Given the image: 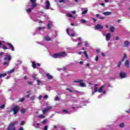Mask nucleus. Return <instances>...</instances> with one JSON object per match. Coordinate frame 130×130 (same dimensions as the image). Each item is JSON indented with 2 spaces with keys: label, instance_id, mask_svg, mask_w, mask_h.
Listing matches in <instances>:
<instances>
[{
  "label": "nucleus",
  "instance_id": "obj_1",
  "mask_svg": "<svg viewBox=\"0 0 130 130\" xmlns=\"http://www.w3.org/2000/svg\"><path fill=\"white\" fill-rule=\"evenodd\" d=\"M17 124H18V121L11 122L6 130H16V128L14 126L17 125Z\"/></svg>",
  "mask_w": 130,
  "mask_h": 130
},
{
  "label": "nucleus",
  "instance_id": "obj_2",
  "mask_svg": "<svg viewBox=\"0 0 130 130\" xmlns=\"http://www.w3.org/2000/svg\"><path fill=\"white\" fill-rule=\"evenodd\" d=\"M4 59L5 60V61H6L4 63V66H6V64L9 66V62H10V60L12 59V56L10 55H7L5 56Z\"/></svg>",
  "mask_w": 130,
  "mask_h": 130
},
{
  "label": "nucleus",
  "instance_id": "obj_3",
  "mask_svg": "<svg viewBox=\"0 0 130 130\" xmlns=\"http://www.w3.org/2000/svg\"><path fill=\"white\" fill-rule=\"evenodd\" d=\"M19 109H20V107L18 106H15L13 108L11 109V110L9 111V112L10 113V112L13 111L14 114L16 115L19 112Z\"/></svg>",
  "mask_w": 130,
  "mask_h": 130
},
{
  "label": "nucleus",
  "instance_id": "obj_4",
  "mask_svg": "<svg viewBox=\"0 0 130 130\" xmlns=\"http://www.w3.org/2000/svg\"><path fill=\"white\" fill-rule=\"evenodd\" d=\"M74 83H79L80 85V87H86V84L83 83L84 80L81 79H77L76 80H74Z\"/></svg>",
  "mask_w": 130,
  "mask_h": 130
},
{
  "label": "nucleus",
  "instance_id": "obj_5",
  "mask_svg": "<svg viewBox=\"0 0 130 130\" xmlns=\"http://www.w3.org/2000/svg\"><path fill=\"white\" fill-rule=\"evenodd\" d=\"M119 76L121 79H124V78L126 77V74L123 71H121L119 73Z\"/></svg>",
  "mask_w": 130,
  "mask_h": 130
},
{
  "label": "nucleus",
  "instance_id": "obj_6",
  "mask_svg": "<svg viewBox=\"0 0 130 130\" xmlns=\"http://www.w3.org/2000/svg\"><path fill=\"white\" fill-rule=\"evenodd\" d=\"M82 11V15H86V14L88 13V8H82L81 9Z\"/></svg>",
  "mask_w": 130,
  "mask_h": 130
},
{
  "label": "nucleus",
  "instance_id": "obj_7",
  "mask_svg": "<svg viewBox=\"0 0 130 130\" xmlns=\"http://www.w3.org/2000/svg\"><path fill=\"white\" fill-rule=\"evenodd\" d=\"M58 53H59V58H60V57H64L67 56V55H68L67 53H66L65 52H59Z\"/></svg>",
  "mask_w": 130,
  "mask_h": 130
},
{
  "label": "nucleus",
  "instance_id": "obj_8",
  "mask_svg": "<svg viewBox=\"0 0 130 130\" xmlns=\"http://www.w3.org/2000/svg\"><path fill=\"white\" fill-rule=\"evenodd\" d=\"M105 87V85H102L100 89L98 90V92L99 93H103V94H106V92L105 91H103V88Z\"/></svg>",
  "mask_w": 130,
  "mask_h": 130
},
{
  "label": "nucleus",
  "instance_id": "obj_9",
  "mask_svg": "<svg viewBox=\"0 0 130 130\" xmlns=\"http://www.w3.org/2000/svg\"><path fill=\"white\" fill-rule=\"evenodd\" d=\"M101 29H103V26L100 24H97L94 27V30H100Z\"/></svg>",
  "mask_w": 130,
  "mask_h": 130
},
{
  "label": "nucleus",
  "instance_id": "obj_10",
  "mask_svg": "<svg viewBox=\"0 0 130 130\" xmlns=\"http://www.w3.org/2000/svg\"><path fill=\"white\" fill-rule=\"evenodd\" d=\"M110 38H111V34H110V33L107 34L106 35V41H109L110 40Z\"/></svg>",
  "mask_w": 130,
  "mask_h": 130
},
{
  "label": "nucleus",
  "instance_id": "obj_11",
  "mask_svg": "<svg viewBox=\"0 0 130 130\" xmlns=\"http://www.w3.org/2000/svg\"><path fill=\"white\" fill-rule=\"evenodd\" d=\"M31 3H32L31 9H34L36 7V0H30Z\"/></svg>",
  "mask_w": 130,
  "mask_h": 130
},
{
  "label": "nucleus",
  "instance_id": "obj_12",
  "mask_svg": "<svg viewBox=\"0 0 130 130\" xmlns=\"http://www.w3.org/2000/svg\"><path fill=\"white\" fill-rule=\"evenodd\" d=\"M124 66L126 69H128L129 68V60L128 59L126 60L124 63Z\"/></svg>",
  "mask_w": 130,
  "mask_h": 130
},
{
  "label": "nucleus",
  "instance_id": "obj_13",
  "mask_svg": "<svg viewBox=\"0 0 130 130\" xmlns=\"http://www.w3.org/2000/svg\"><path fill=\"white\" fill-rule=\"evenodd\" d=\"M67 33L69 36H71V37H75V36H76V32H74L72 34H70V32L69 31V28L67 29Z\"/></svg>",
  "mask_w": 130,
  "mask_h": 130
},
{
  "label": "nucleus",
  "instance_id": "obj_14",
  "mask_svg": "<svg viewBox=\"0 0 130 130\" xmlns=\"http://www.w3.org/2000/svg\"><path fill=\"white\" fill-rule=\"evenodd\" d=\"M52 57H53L54 58H59V53H56L54 54L53 55H52Z\"/></svg>",
  "mask_w": 130,
  "mask_h": 130
},
{
  "label": "nucleus",
  "instance_id": "obj_15",
  "mask_svg": "<svg viewBox=\"0 0 130 130\" xmlns=\"http://www.w3.org/2000/svg\"><path fill=\"white\" fill-rule=\"evenodd\" d=\"M7 45H8V46H9L10 49H11V50L12 51H14L15 50L14 49V46H13V45H12V44H11L10 43H7Z\"/></svg>",
  "mask_w": 130,
  "mask_h": 130
},
{
  "label": "nucleus",
  "instance_id": "obj_16",
  "mask_svg": "<svg viewBox=\"0 0 130 130\" xmlns=\"http://www.w3.org/2000/svg\"><path fill=\"white\" fill-rule=\"evenodd\" d=\"M48 110H49V108H46L45 109H44V110H42L43 113V114H46V112H47V111H48Z\"/></svg>",
  "mask_w": 130,
  "mask_h": 130
},
{
  "label": "nucleus",
  "instance_id": "obj_17",
  "mask_svg": "<svg viewBox=\"0 0 130 130\" xmlns=\"http://www.w3.org/2000/svg\"><path fill=\"white\" fill-rule=\"evenodd\" d=\"M129 42L126 41L124 42V45L125 47H127V46H128L129 45Z\"/></svg>",
  "mask_w": 130,
  "mask_h": 130
},
{
  "label": "nucleus",
  "instance_id": "obj_18",
  "mask_svg": "<svg viewBox=\"0 0 130 130\" xmlns=\"http://www.w3.org/2000/svg\"><path fill=\"white\" fill-rule=\"evenodd\" d=\"M111 12H105L103 13V14L105 15V16H109V15H111Z\"/></svg>",
  "mask_w": 130,
  "mask_h": 130
},
{
  "label": "nucleus",
  "instance_id": "obj_19",
  "mask_svg": "<svg viewBox=\"0 0 130 130\" xmlns=\"http://www.w3.org/2000/svg\"><path fill=\"white\" fill-rule=\"evenodd\" d=\"M80 22L82 23V24H86V23H87V20L85 19H81Z\"/></svg>",
  "mask_w": 130,
  "mask_h": 130
},
{
  "label": "nucleus",
  "instance_id": "obj_20",
  "mask_svg": "<svg viewBox=\"0 0 130 130\" xmlns=\"http://www.w3.org/2000/svg\"><path fill=\"white\" fill-rule=\"evenodd\" d=\"M62 111L64 113V114H69L70 113L67 110H62Z\"/></svg>",
  "mask_w": 130,
  "mask_h": 130
},
{
  "label": "nucleus",
  "instance_id": "obj_21",
  "mask_svg": "<svg viewBox=\"0 0 130 130\" xmlns=\"http://www.w3.org/2000/svg\"><path fill=\"white\" fill-rule=\"evenodd\" d=\"M45 9L46 10H48V9H49V1H47V5L45 7Z\"/></svg>",
  "mask_w": 130,
  "mask_h": 130
},
{
  "label": "nucleus",
  "instance_id": "obj_22",
  "mask_svg": "<svg viewBox=\"0 0 130 130\" xmlns=\"http://www.w3.org/2000/svg\"><path fill=\"white\" fill-rule=\"evenodd\" d=\"M39 118H45V116L43 114H41L38 116Z\"/></svg>",
  "mask_w": 130,
  "mask_h": 130
},
{
  "label": "nucleus",
  "instance_id": "obj_23",
  "mask_svg": "<svg viewBox=\"0 0 130 130\" xmlns=\"http://www.w3.org/2000/svg\"><path fill=\"white\" fill-rule=\"evenodd\" d=\"M58 127V126H56V125H53V128L51 129V130H57Z\"/></svg>",
  "mask_w": 130,
  "mask_h": 130
},
{
  "label": "nucleus",
  "instance_id": "obj_24",
  "mask_svg": "<svg viewBox=\"0 0 130 130\" xmlns=\"http://www.w3.org/2000/svg\"><path fill=\"white\" fill-rule=\"evenodd\" d=\"M44 29H45V27H38L39 31H41V30L43 31V30H44Z\"/></svg>",
  "mask_w": 130,
  "mask_h": 130
},
{
  "label": "nucleus",
  "instance_id": "obj_25",
  "mask_svg": "<svg viewBox=\"0 0 130 130\" xmlns=\"http://www.w3.org/2000/svg\"><path fill=\"white\" fill-rule=\"evenodd\" d=\"M67 16H68V17H69V18H74V19H75V17H73V15L71 14V13L67 14Z\"/></svg>",
  "mask_w": 130,
  "mask_h": 130
},
{
  "label": "nucleus",
  "instance_id": "obj_26",
  "mask_svg": "<svg viewBox=\"0 0 130 130\" xmlns=\"http://www.w3.org/2000/svg\"><path fill=\"white\" fill-rule=\"evenodd\" d=\"M6 76H7V74L6 73L0 74V79H1V78H3L4 77H6Z\"/></svg>",
  "mask_w": 130,
  "mask_h": 130
},
{
  "label": "nucleus",
  "instance_id": "obj_27",
  "mask_svg": "<svg viewBox=\"0 0 130 130\" xmlns=\"http://www.w3.org/2000/svg\"><path fill=\"white\" fill-rule=\"evenodd\" d=\"M42 76H46L48 79H49V74L46 73H42Z\"/></svg>",
  "mask_w": 130,
  "mask_h": 130
},
{
  "label": "nucleus",
  "instance_id": "obj_28",
  "mask_svg": "<svg viewBox=\"0 0 130 130\" xmlns=\"http://www.w3.org/2000/svg\"><path fill=\"white\" fill-rule=\"evenodd\" d=\"M110 30L111 32H114V27H113V26H111L110 28Z\"/></svg>",
  "mask_w": 130,
  "mask_h": 130
},
{
  "label": "nucleus",
  "instance_id": "obj_29",
  "mask_svg": "<svg viewBox=\"0 0 130 130\" xmlns=\"http://www.w3.org/2000/svg\"><path fill=\"white\" fill-rule=\"evenodd\" d=\"M44 39L46 41H49V37L48 36H46L44 37Z\"/></svg>",
  "mask_w": 130,
  "mask_h": 130
},
{
  "label": "nucleus",
  "instance_id": "obj_30",
  "mask_svg": "<svg viewBox=\"0 0 130 130\" xmlns=\"http://www.w3.org/2000/svg\"><path fill=\"white\" fill-rule=\"evenodd\" d=\"M15 72V69H12L7 72L8 74H12V73H14Z\"/></svg>",
  "mask_w": 130,
  "mask_h": 130
},
{
  "label": "nucleus",
  "instance_id": "obj_31",
  "mask_svg": "<svg viewBox=\"0 0 130 130\" xmlns=\"http://www.w3.org/2000/svg\"><path fill=\"white\" fill-rule=\"evenodd\" d=\"M83 53L85 54L86 58H89V55H88V54H87V52L84 51Z\"/></svg>",
  "mask_w": 130,
  "mask_h": 130
},
{
  "label": "nucleus",
  "instance_id": "obj_32",
  "mask_svg": "<svg viewBox=\"0 0 130 130\" xmlns=\"http://www.w3.org/2000/svg\"><path fill=\"white\" fill-rule=\"evenodd\" d=\"M32 66L34 69H36V63H35L34 62H32Z\"/></svg>",
  "mask_w": 130,
  "mask_h": 130
},
{
  "label": "nucleus",
  "instance_id": "obj_33",
  "mask_svg": "<svg viewBox=\"0 0 130 130\" xmlns=\"http://www.w3.org/2000/svg\"><path fill=\"white\" fill-rule=\"evenodd\" d=\"M41 84H42V81L41 80H37V84L38 85H41Z\"/></svg>",
  "mask_w": 130,
  "mask_h": 130
},
{
  "label": "nucleus",
  "instance_id": "obj_34",
  "mask_svg": "<svg viewBox=\"0 0 130 130\" xmlns=\"http://www.w3.org/2000/svg\"><path fill=\"white\" fill-rule=\"evenodd\" d=\"M51 27H53V25L52 24V22L51 21H49V28H51Z\"/></svg>",
  "mask_w": 130,
  "mask_h": 130
},
{
  "label": "nucleus",
  "instance_id": "obj_35",
  "mask_svg": "<svg viewBox=\"0 0 130 130\" xmlns=\"http://www.w3.org/2000/svg\"><path fill=\"white\" fill-rule=\"evenodd\" d=\"M126 57H127L126 54H124L123 58L122 59V61H123V60H124V59H126Z\"/></svg>",
  "mask_w": 130,
  "mask_h": 130
},
{
  "label": "nucleus",
  "instance_id": "obj_36",
  "mask_svg": "<svg viewBox=\"0 0 130 130\" xmlns=\"http://www.w3.org/2000/svg\"><path fill=\"white\" fill-rule=\"evenodd\" d=\"M46 122H47V119H45L42 122V123H43V124H45Z\"/></svg>",
  "mask_w": 130,
  "mask_h": 130
},
{
  "label": "nucleus",
  "instance_id": "obj_37",
  "mask_svg": "<svg viewBox=\"0 0 130 130\" xmlns=\"http://www.w3.org/2000/svg\"><path fill=\"white\" fill-rule=\"evenodd\" d=\"M120 127H124V124L123 123H121L120 125H119Z\"/></svg>",
  "mask_w": 130,
  "mask_h": 130
},
{
  "label": "nucleus",
  "instance_id": "obj_38",
  "mask_svg": "<svg viewBox=\"0 0 130 130\" xmlns=\"http://www.w3.org/2000/svg\"><path fill=\"white\" fill-rule=\"evenodd\" d=\"M66 90H67V91H69V92H70V93H73V90H72L70 88H66Z\"/></svg>",
  "mask_w": 130,
  "mask_h": 130
},
{
  "label": "nucleus",
  "instance_id": "obj_39",
  "mask_svg": "<svg viewBox=\"0 0 130 130\" xmlns=\"http://www.w3.org/2000/svg\"><path fill=\"white\" fill-rule=\"evenodd\" d=\"M26 112V109H22L21 110V113H24V112Z\"/></svg>",
  "mask_w": 130,
  "mask_h": 130
},
{
  "label": "nucleus",
  "instance_id": "obj_40",
  "mask_svg": "<svg viewBox=\"0 0 130 130\" xmlns=\"http://www.w3.org/2000/svg\"><path fill=\"white\" fill-rule=\"evenodd\" d=\"M43 98L45 100H46V99H47V98H48V95H45L43 96Z\"/></svg>",
  "mask_w": 130,
  "mask_h": 130
},
{
  "label": "nucleus",
  "instance_id": "obj_41",
  "mask_svg": "<svg viewBox=\"0 0 130 130\" xmlns=\"http://www.w3.org/2000/svg\"><path fill=\"white\" fill-rule=\"evenodd\" d=\"M66 2H67V0H60L59 1V3H66Z\"/></svg>",
  "mask_w": 130,
  "mask_h": 130
},
{
  "label": "nucleus",
  "instance_id": "obj_42",
  "mask_svg": "<svg viewBox=\"0 0 130 130\" xmlns=\"http://www.w3.org/2000/svg\"><path fill=\"white\" fill-rule=\"evenodd\" d=\"M55 101H59V98H58V96H56L55 98Z\"/></svg>",
  "mask_w": 130,
  "mask_h": 130
},
{
  "label": "nucleus",
  "instance_id": "obj_43",
  "mask_svg": "<svg viewBox=\"0 0 130 130\" xmlns=\"http://www.w3.org/2000/svg\"><path fill=\"white\" fill-rule=\"evenodd\" d=\"M36 77H37V76L34 74H33L32 75V77L33 78V79H34V80H36V79H37Z\"/></svg>",
  "mask_w": 130,
  "mask_h": 130
},
{
  "label": "nucleus",
  "instance_id": "obj_44",
  "mask_svg": "<svg viewBox=\"0 0 130 130\" xmlns=\"http://www.w3.org/2000/svg\"><path fill=\"white\" fill-rule=\"evenodd\" d=\"M35 98H36V97L35 96H31L30 98V100H35Z\"/></svg>",
  "mask_w": 130,
  "mask_h": 130
},
{
  "label": "nucleus",
  "instance_id": "obj_45",
  "mask_svg": "<svg viewBox=\"0 0 130 130\" xmlns=\"http://www.w3.org/2000/svg\"><path fill=\"white\" fill-rule=\"evenodd\" d=\"M26 11L27 12V13H30L31 8H28L27 10H26Z\"/></svg>",
  "mask_w": 130,
  "mask_h": 130
},
{
  "label": "nucleus",
  "instance_id": "obj_46",
  "mask_svg": "<svg viewBox=\"0 0 130 130\" xmlns=\"http://www.w3.org/2000/svg\"><path fill=\"white\" fill-rule=\"evenodd\" d=\"M48 128V126H45L44 127L43 130H47Z\"/></svg>",
  "mask_w": 130,
  "mask_h": 130
},
{
  "label": "nucleus",
  "instance_id": "obj_47",
  "mask_svg": "<svg viewBox=\"0 0 130 130\" xmlns=\"http://www.w3.org/2000/svg\"><path fill=\"white\" fill-rule=\"evenodd\" d=\"M98 87H95L94 88V92H98Z\"/></svg>",
  "mask_w": 130,
  "mask_h": 130
},
{
  "label": "nucleus",
  "instance_id": "obj_48",
  "mask_svg": "<svg viewBox=\"0 0 130 130\" xmlns=\"http://www.w3.org/2000/svg\"><path fill=\"white\" fill-rule=\"evenodd\" d=\"M84 43H85V46H88V42L85 41V42H84Z\"/></svg>",
  "mask_w": 130,
  "mask_h": 130
},
{
  "label": "nucleus",
  "instance_id": "obj_49",
  "mask_svg": "<svg viewBox=\"0 0 130 130\" xmlns=\"http://www.w3.org/2000/svg\"><path fill=\"white\" fill-rule=\"evenodd\" d=\"M121 66V61H120L118 64V67L120 68V66Z\"/></svg>",
  "mask_w": 130,
  "mask_h": 130
},
{
  "label": "nucleus",
  "instance_id": "obj_50",
  "mask_svg": "<svg viewBox=\"0 0 130 130\" xmlns=\"http://www.w3.org/2000/svg\"><path fill=\"white\" fill-rule=\"evenodd\" d=\"M24 123H25V121H22L21 123H20V125H24Z\"/></svg>",
  "mask_w": 130,
  "mask_h": 130
},
{
  "label": "nucleus",
  "instance_id": "obj_51",
  "mask_svg": "<svg viewBox=\"0 0 130 130\" xmlns=\"http://www.w3.org/2000/svg\"><path fill=\"white\" fill-rule=\"evenodd\" d=\"M99 58V57H98V56H96V57H95V60L96 61H98Z\"/></svg>",
  "mask_w": 130,
  "mask_h": 130
},
{
  "label": "nucleus",
  "instance_id": "obj_52",
  "mask_svg": "<svg viewBox=\"0 0 130 130\" xmlns=\"http://www.w3.org/2000/svg\"><path fill=\"white\" fill-rule=\"evenodd\" d=\"M100 20H104L105 19V17L102 16V17H100Z\"/></svg>",
  "mask_w": 130,
  "mask_h": 130
},
{
  "label": "nucleus",
  "instance_id": "obj_53",
  "mask_svg": "<svg viewBox=\"0 0 130 130\" xmlns=\"http://www.w3.org/2000/svg\"><path fill=\"white\" fill-rule=\"evenodd\" d=\"M3 49H8V48L7 47H6V46L4 45L3 46Z\"/></svg>",
  "mask_w": 130,
  "mask_h": 130
},
{
  "label": "nucleus",
  "instance_id": "obj_54",
  "mask_svg": "<svg viewBox=\"0 0 130 130\" xmlns=\"http://www.w3.org/2000/svg\"><path fill=\"white\" fill-rule=\"evenodd\" d=\"M42 95H40L39 97H38V99H39V100H41V99H42Z\"/></svg>",
  "mask_w": 130,
  "mask_h": 130
},
{
  "label": "nucleus",
  "instance_id": "obj_55",
  "mask_svg": "<svg viewBox=\"0 0 130 130\" xmlns=\"http://www.w3.org/2000/svg\"><path fill=\"white\" fill-rule=\"evenodd\" d=\"M115 40H119V37H118V36L116 37Z\"/></svg>",
  "mask_w": 130,
  "mask_h": 130
},
{
  "label": "nucleus",
  "instance_id": "obj_56",
  "mask_svg": "<svg viewBox=\"0 0 130 130\" xmlns=\"http://www.w3.org/2000/svg\"><path fill=\"white\" fill-rule=\"evenodd\" d=\"M0 108H5V105H1Z\"/></svg>",
  "mask_w": 130,
  "mask_h": 130
},
{
  "label": "nucleus",
  "instance_id": "obj_57",
  "mask_svg": "<svg viewBox=\"0 0 130 130\" xmlns=\"http://www.w3.org/2000/svg\"><path fill=\"white\" fill-rule=\"evenodd\" d=\"M75 92H76V93H79V94H82V92H81L79 91L76 90Z\"/></svg>",
  "mask_w": 130,
  "mask_h": 130
},
{
  "label": "nucleus",
  "instance_id": "obj_58",
  "mask_svg": "<svg viewBox=\"0 0 130 130\" xmlns=\"http://www.w3.org/2000/svg\"><path fill=\"white\" fill-rule=\"evenodd\" d=\"M62 71H63L64 72V71H67V68H63L62 69Z\"/></svg>",
  "mask_w": 130,
  "mask_h": 130
},
{
  "label": "nucleus",
  "instance_id": "obj_59",
  "mask_svg": "<svg viewBox=\"0 0 130 130\" xmlns=\"http://www.w3.org/2000/svg\"><path fill=\"white\" fill-rule=\"evenodd\" d=\"M27 84H28L29 85H32V82H27Z\"/></svg>",
  "mask_w": 130,
  "mask_h": 130
},
{
  "label": "nucleus",
  "instance_id": "obj_60",
  "mask_svg": "<svg viewBox=\"0 0 130 130\" xmlns=\"http://www.w3.org/2000/svg\"><path fill=\"white\" fill-rule=\"evenodd\" d=\"M92 19L93 20L94 23H95V22H96V21H97V19H96L95 18H92Z\"/></svg>",
  "mask_w": 130,
  "mask_h": 130
},
{
  "label": "nucleus",
  "instance_id": "obj_61",
  "mask_svg": "<svg viewBox=\"0 0 130 130\" xmlns=\"http://www.w3.org/2000/svg\"><path fill=\"white\" fill-rule=\"evenodd\" d=\"M18 130H24V129H23V127L21 126Z\"/></svg>",
  "mask_w": 130,
  "mask_h": 130
},
{
  "label": "nucleus",
  "instance_id": "obj_62",
  "mask_svg": "<svg viewBox=\"0 0 130 130\" xmlns=\"http://www.w3.org/2000/svg\"><path fill=\"white\" fill-rule=\"evenodd\" d=\"M72 14H76V11L74 10L72 12Z\"/></svg>",
  "mask_w": 130,
  "mask_h": 130
},
{
  "label": "nucleus",
  "instance_id": "obj_63",
  "mask_svg": "<svg viewBox=\"0 0 130 130\" xmlns=\"http://www.w3.org/2000/svg\"><path fill=\"white\" fill-rule=\"evenodd\" d=\"M96 52H100V49H98L96 50Z\"/></svg>",
  "mask_w": 130,
  "mask_h": 130
},
{
  "label": "nucleus",
  "instance_id": "obj_64",
  "mask_svg": "<svg viewBox=\"0 0 130 130\" xmlns=\"http://www.w3.org/2000/svg\"><path fill=\"white\" fill-rule=\"evenodd\" d=\"M51 79H52V76L49 75V79L50 80Z\"/></svg>",
  "mask_w": 130,
  "mask_h": 130
}]
</instances>
